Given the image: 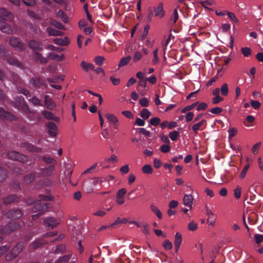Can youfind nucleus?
Masks as SVG:
<instances>
[{
  "instance_id": "18",
  "label": "nucleus",
  "mask_w": 263,
  "mask_h": 263,
  "mask_svg": "<svg viewBox=\"0 0 263 263\" xmlns=\"http://www.w3.org/2000/svg\"><path fill=\"white\" fill-rule=\"evenodd\" d=\"M32 57L35 61H39L42 64H46L48 61L47 58L44 57L43 55L39 52H34L32 54Z\"/></svg>"
},
{
  "instance_id": "6",
  "label": "nucleus",
  "mask_w": 263,
  "mask_h": 263,
  "mask_svg": "<svg viewBox=\"0 0 263 263\" xmlns=\"http://www.w3.org/2000/svg\"><path fill=\"white\" fill-rule=\"evenodd\" d=\"M23 215V211L18 208H13L9 210L6 213V217L11 220L20 219Z\"/></svg>"
},
{
  "instance_id": "21",
  "label": "nucleus",
  "mask_w": 263,
  "mask_h": 263,
  "mask_svg": "<svg viewBox=\"0 0 263 263\" xmlns=\"http://www.w3.org/2000/svg\"><path fill=\"white\" fill-rule=\"evenodd\" d=\"M44 102L45 105L50 110L53 109L55 106L54 103L52 101L50 97L48 95L45 96Z\"/></svg>"
},
{
  "instance_id": "23",
  "label": "nucleus",
  "mask_w": 263,
  "mask_h": 263,
  "mask_svg": "<svg viewBox=\"0 0 263 263\" xmlns=\"http://www.w3.org/2000/svg\"><path fill=\"white\" fill-rule=\"evenodd\" d=\"M183 200L184 204L185 206L192 208L193 201V198L191 194H185L184 196Z\"/></svg>"
},
{
  "instance_id": "34",
  "label": "nucleus",
  "mask_w": 263,
  "mask_h": 263,
  "mask_svg": "<svg viewBox=\"0 0 263 263\" xmlns=\"http://www.w3.org/2000/svg\"><path fill=\"white\" fill-rule=\"evenodd\" d=\"M71 257V255H65L60 257L55 262V263H66L68 262L70 258Z\"/></svg>"
},
{
  "instance_id": "7",
  "label": "nucleus",
  "mask_w": 263,
  "mask_h": 263,
  "mask_svg": "<svg viewBox=\"0 0 263 263\" xmlns=\"http://www.w3.org/2000/svg\"><path fill=\"white\" fill-rule=\"evenodd\" d=\"M0 119L2 120L13 121L16 120L17 118L11 113L5 110L3 108L0 107Z\"/></svg>"
},
{
  "instance_id": "54",
  "label": "nucleus",
  "mask_w": 263,
  "mask_h": 263,
  "mask_svg": "<svg viewBox=\"0 0 263 263\" xmlns=\"http://www.w3.org/2000/svg\"><path fill=\"white\" fill-rule=\"evenodd\" d=\"M160 122V119L158 117L152 118L149 120L150 124L154 126H157Z\"/></svg>"
},
{
  "instance_id": "1",
  "label": "nucleus",
  "mask_w": 263,
  "mask_h": 263,
  "mask_svg": "<svg viewBox=\"0 0 263 263\" xmlns=\"http://www.w3.org/2000/svg\"><path fill=\"white\" fill-rule=\"evenodd\" d=\"M53 197L49 195H40L38 197V200L34 202L33 206L32 207L33 212H39L43 214L48 208V203H42V201H51Z\"/></svg>"
},
{
  "instance_id": "2",
  "label": "nucleus",
  "mask_w": 263,
  "mask_h": 263,
  "mask_svg": "<svg viewBox=\"0 0 263 263\" xmlns=\"http://www.w3.org/2000/svg\"><path fill=\"white\" fill-rule=\"evenodd\" d=\"M20 228V224L18 222L13 221L8 223L5 226H0V233L2 234L10 233L18 230Z\"/></svg>"
},
{
  "instance_id": "40",
  "label": "nucleus",
  "mask_w": 263,
  "mask_h": 263,
  "mask_svg": "<svg viewBox=\"0 0 263 263\" xmlns=\"http://www.w3.org/2000/svg\"><path fill=\"white\" fill-rule=\"evenodd\" d=\"M142 171L144 174H151L153 173V170L151 165L145 164L142 167Z\"/></svg>"
},
{
  "instance_id": "59",
  "label": "nucleus",
  "mask_w": 263,
  "mask_h": 263,
  "mask_svg": "<svg viewBox=\"0 0 263 263\" xmlns=\"http://www.w3.org/2000/svg\"><path fill=\"white\" fill-rule=\"evenodd\" d=\"M198 228L197 224L194 221L190 222L188 224V229L190 231H194Z\"/></svg>"
},
{
  "instance_id": "61",
  "label": "nucleus",
  "mask_w": 263,
  "mask_h": 263,
  "mask_svg": "<svg viewBox=\"0 0 263 263\" xmlns=\"http://www.w3.org/2000/svg\"><path fill=\"white\" fill-rule=\"evenodd\" d=\"M223 109L220 107H216L211 109L209 111L214 114H219L222 111Z\"/></svg>"
},
{
  "instance_id": "22",
  "label": "nucleus",
  "mask_w": 263,
  "mask_h": 263,
  "mask_svg": "<svg viewBox=\"0 0 263 263\" xmlns=\"http://www.w3.org/2000/svg\"><path fill=\"white\" fill-rule=\"evenodd\" d=\"M155 15L156 16L162 17L164 15L162 3H159L157 7L154 9Z\"/></svg>"
},
{
  "instance_id": "44",
  "label": "nucleus",
  "mask_w": 263,
  "mask_h": 263,
  "mask_svg": "<svg viewBox=\"0 0 263 263\" xmlns=\"http://www.w3.org/2000/svg\"><path fill=\"white\" fill-rule=\"evenodd\" d=\"M220 91L222 95L226 96L229 92L228 85L227 83H224L222 85L220 88Z\"/></svg>"
},
{
  "instance_id": "48",
  "label": "nucleus",
  "mask_w": 263,
  "mask_h": 263,
  "mask_svg": "<svg viewBox=\"0 0 263 263\" xmlns=\"http://www.w3.org/2000/svg\"><path fill=\"white\" fill-rule=\"evenodd\" d=\"M7 177V171L0 165V182L3 181Z\"/></svg>"
},
{
  "instance_id": "26",
  "label": "nucleus",
  "mask_w": 263,
  "mask_h": 263,
  "mask_svg": "<svg viewBox=\"0 0 263 263\" xmlns=\"http://www.w3.org/2000/svg\"><path fill=\"white\" fill-rule=\"evenodd\" d=\"M25 101L24 98L22 96L16 97L14 101L13 105L15 108L20 109L22 105Z\"/></svg>"
},
{
  "instance_id": "62",
  "label": "nucleus",
  "mask_w": 263,
  "mask_h": 263,
  "mask_svg": "<svg viewBox=\"0 0 263 263\" xmlns=\"http://www.w3.org/2000/svg\"><path fill=\"white\" fill-rule=\"evenodd\" d=\"M163 247L165 249L170 250L172 249L173 246L172 243L168 240L166 239L164 241Z\"/></svg>"
},
{
  "instance_id": "30",
  "label": "nucleus",
  "mask_w": 263,
  "mask_h": 263,
  "mask_svg": "<svg viewBox=\"0 0 263 263\" xmlns=\"http://www.w3.org/2000/svg\"><path fill=\"white\" fill-rule=\"evenodd\" d=\"M47 58V60L49 59L52 60H56L58 61H61L63 60L64 55H59L55 53L51 52L48 54Z\"/></svg>"
},
{
  "instance_id": "43",
  "label": "nucleus",
  "mask_w": 263,
  "mask_h": 263,
  "mask_svg": "<svg viewBox=\"0 0 263 263\" xmlns=\"http://www.w3.org/2000/svg\"><path fill=\"white\" fill-rule=\"evenodd\" d=\"M151 114V112L147 109L143 108L140 112V116L143 119H147L149 117Z\"/></svg>"
},
{
  "instance_id": "31",
  "label": "nucleus",
  "mask_w": 263,
  "mask_h": 263,
  "mask_svg": "<svg viewBox=\"0 0 263 263\" xmlns=\"http://www.w3.org/2000/svg\"><path fill=\"white\" fill-rule=\"evenodd\" d=\"M47 31L50 35L52 36H61L63 34V32L50 27L47 28Z\"/></svg>"
},
{
  "instance_id": "51",
  "label": "nucleus",
  "mask_w": 263,
  "mask_h": 263,
  "mask_svg": "<svg viewBox=\"0 0 263 263\" xmlns=\"http://www.w3.org/2000/svg\"><path fill=\"white\" fill-rule=\"evenodd\" d=\"M28 101L31 102L35 106H41V101L36 97H33L31 99H28Z\"/></svg>"
},
{
  "instance_id": "16",
  "label": "nucleus",
  "mask_w": 263,
  "mask_h": 263,
  "mask_svg": "<svg viewBox=\"0 0 263 263\" xmlns=\"http://www.w3.org/2000/svg\"><path fill=\"white\" fill-rule=\"evenodd\" d=\"M207 125V122L205 120L202 119L200 122L194 124L192 127V129L194 133L197 134L198 131L203 129L206 127Z\"/></svg>"
},
{
  "instance_id": "35",
  "label": "nucleus",
  "mask_w": 263,
  "mask_h": 263,
  "mask_svg": "<svg viewBox=\"0 0 263 263\" xmlns=\"http://www.w3.org/2000/svg\"><path fill=\"white\" fill-rule=\"evenodd\" d=\"M20 109H22L25 114H33L34 112L33 110L30 109L26 101L23 103Z\"/></svg>"
},
{
  "instance_id": "20",
  "label": "nucleus",
  "mask_w": 263,
  "mask_h": 263,
  "mask_svg": "<svg viewBox=\"0 0 263 263\" xmlns=\"http://www.w3.org/2000/svg\"><path fill=\"white\" fill-rule=\"evenodd\" d=\"M54 170V166L53 165H50L48 167L41 168L40 171L43 176H49L52 174V172Z\"/></svg>"
},
{
  "instance_id": "38",
  "label": "nucleus",
  "mask_w": 263,
  "mask_h": 263,
  "mask_svg": "<svg viewBox=\"0 0 263 263\" xmlns=\"http://www.w3.org/2000/svg\"><path fill=\"white\" fill-rule=\"evenodd\" d=\"M66 252V246L64 244H61L57 246L55 253L63 254Z\"/></svg>"
},
{
  "instance_id": "41",
  "label": "nucleus",
  "mask_w": 263,
  "mask_h": 263,
  "mask_svg": "<svg viewBox=\"0 0 263 263\" xmlns=\"http://www.w3.org/2000/svg\"><path fill=\"white\" fill-rule=\"evenodd\" d=\"M241 51L243 56L245 57H248L252 53V50L250 48L248 47L241 48Z\"/></svg>"
},
{
  "instance_id": "36",
  "label": "nucleus",
  "mask_w": 263,
  "mask_h": 263,
  "mask_svg": "<svg viewBox=\"0 0 263 263\" xmlns=\"http://www.w3.org/2000/svg\"><path fill=\"white\" fill-rule=\"evenodd\" d=\"M57 16L58 17L60 18L63 22H68V18L63 10H59L57 13Z\"/></svg>"
},
{
  "instance_id": "63",
  "label": "nucleus",
  "mask_w": 263,
  "mask_h": 263,
  "mask_svg": "<svg viewBox=\"0 0 263 263\" xmlns=\"http://www.w3.org/2000/svg\"><path fill=\"white\" fill-rule=\"evenodd\" d=\"M126 193V190L125 188H122L117 192L116 197H124Z\"/></svg>"
},
{
  "instance_id": "47",
  "label": "nucleus",
  "mask_w": 263,
  "mask_h": 263,
  "mask_svg": "<svg viewBox=\"0 0 263 263\" xmlns=\"http://www.w3.org/2000/svg\"><path fill=\"white\" fill-rule=\"evenodd\" d=\"M105 61V58L102 56H97L95 58V62L96 64L99 66H101L103 65L104 62Z\"/></svg>"
},
{
  "instance_id": "15",
  "label": "nucleus",
  "mask_w": 263,
  "mask_h": 263,
  "mask_svg": "<svg viewBox=\"0 0 263 263\" xmlns=\"http://www.w3.org/2000/svg\"><path fill=\"white\" fill-rule=\"evenodd\" d=\"M7 62L8 64L13 66L18 67L21 69H25V66L23 64L13 57H8L7 58Z\"/></svg>"
},
{
  "instance_id": "56",
  "label": "nucleus",
  "mask_w": 263,
  "mask_h": 263,
  "mask_svg": "<svg viewBox=\"0 0 263 263\" xmlns=\"http://www.w3.org/2000/svg\"><path fill=\"white\" fill-rule=\"evenodd\" d=\"M255 120L254 117L252 115H249L246 117V122H244L243 124L246 126L249 127L250 125L248 124L247 122L248 123H251L254 122Z\"/></svg>"
},
{
  "instance_id": "29",
  "label": "nucleus",
  "mask_w": 263,
  "mask_h": 263,
  "mask_svg": "<svg viewBox=\"0 0 263 263\" xmlns=\"http://www.w3.org/2000/svg\"><path fill=\"white\" fill-rule=\"evenodd\" d=\"M30 82L35 87H40L41 86L45 85L43 80L40 78H32Z\"/></svg>"
},
{
  "instance_id": "32",
  "label": "nucleus",
  "mask_w": 263,
  "mask_h": 263,
  "mask_svg": "<svg viewBox=\"0 0 263 263\" xmlns=\"http://www.w3.org/2000/svg\"><path fill=\"white\" fill-rule=\"evenodd\" d=\"M35 174L34 173H31L27 174L24 177V181L26 183H30L33 182L35 179Z\"/></svg>"
},
{
  "instance_id": "4",
  "label": "nucleus",
  "mask_w": 263,
  "mask_h": 263,
  "mask_svg": "<svg viewBox=\"0 0 263 263\" xmlns=\"http://www.w3.org/2000/svg\"><path fill=\"white\" fill-rule=\"evenodd\" d=\"M9 45L20 51H23L26 49V44L22 42L19 37H11L9 41Z\"/></svg>"
},
{
  "instance_id": "52",
  "label": "nucleus",
  "mask_w": 263,
  "mask_h": 263,
  "mask_svg": "<svg viewBox=\"0 0 263 263\" xmlns=\"http://www.w3.org/2000/svg\"><path fill=\"white\" fill-rule=\"evenodd\" d=\"M10 248V246L8 245L1 246L0 247V257L7 252Z\"/></svg>"
},
{
  "instance_id": "5",
  "label": "nucleus",
  "mask_w": 263,
  "mask_h": 263,
  "mask_svg": "<svg viewBox=\"0 0 263 263\" xmlns=\"http://www.w3.org/2000/svg\"><path fill=\"white\" fill-rule=\"evenodd\" d=\"M7 156L10 159L17 161L23 163H25L28 161L27 156L16 151L9 152L7 153Z\"/></svg>"
},
{
  "instance_id": "57",
  "label": "nucleus",
  "mask_w": 263,
  "mask_h": 263,
  "mask_svg": "<svg viewBox=\"0 0 263 263\" xmlns=\"http://www.w3.org/2000/svg\"><path fill=\"white\" fill-rule=\"evenodd\" d=\"M249 164H246L245 167H243V170H242V171L241 172L240 174V179H243L245 178L246 175V173L249 168Z\"/></svg>"
},
{
  "instance_id": "50",
  "label": "nucleus",
  "mask_w": 263,
  "mask_h": 263,
  "mask_svg": "<svg viewBox=\"0 0 263 263\" xmlns=\"http://www.w3.org/2000/svg\"><path fill=\"white\" fill-rule=\"evenodd\" d=\"M51 24L54 27H55L56 28L60 29H64V25L61 24V23L55 21V20H52L51 21Z\"/></svg>"
},
{
  "instance_id": "14",
  "label": "nucleus",
  "mask_w": 263,
  "mask_h": 263,
  "mask_svg": "<svg viewBox=\"0 0 263 263\" xmlns=\"http://www.w3.org/2000/svg\"><path fill=\"white\" fill-rule=\"evenodd\" d=\"M2 200L4 204L8 205L12 203L18 202L20 198L15 194H11L3 198Z\"/></svg>"
},
{
  "instance_id": "11",
  "label": "nucleus",
  "mask_w": 263,
  "mask_h": 263,
  "mask_svg": "<svg viewBox=\"0 0 263 263\" xmlns=\"http://www.w3.org/2000/svg\"><path fill=\"white\" fill-rule=\"evenodd\" d=\"M44 223L46 227L51 229L55 228L59 224V222L58 221L57 219L53 217H49L46 218L44 220Z\"/></svg>"
},
{
  "instance_id": "24",
  "label": "nucleus",
  "mask_w": 263,
  "mask_h": 263,
  "mask_svg": "<svg viewBox=\"0 0 263 263\" xmlns=\"http://www.w3.org/2000/svg\"><path fill=\"white\" fill-rule=\"evenodd\" d=\"M81 66L85 72H87L89 70H95V67L92 63H87L84 61L81 62Z\"/></svg>"
},
{
  "instance_id": "60",
  "label": "nucleus",
  "mask_w": 263,
  "mask_h": 263,
  "mask_svg": "<svg viewBox=\"0 0 263 263\" xmlns=\"http://www.w3.org/2000/svg\"><path fill=\"white\" fill-rule=\"evenodd\" d=\"M241 189V187L238 185L237 187L234 190V196L237 199L240 197Z\"/></svg>"
},
{
  "instance_id": "58",
  "label": "nucleus",
  "mask_w": 263,
  "mask_h": 263,
  "mask_svg": "<svg viewBox=\"0 0 263 263\" xmlns=\"http://www.w3.org/2000/svg\"><path fill=\"white\" fill-rule=\"evenodd\" d=\"M199 3L201 6H204V4L208 6H213L216 4V2L214 0H206L204 1H200Z\"/></svg>"
},
{
  "instance_id": "53",
  "label": "nucleus",
  "mask_w": 263,
  "mask_h": 263,
  "mask_svg": "<svg viewBox=\"0 0 263 263\" xmlns=\"http://www.w3.org/2000/svg\"><path fill=\"white\" fill-rule=\"evenodd\" d=\"M158 49H156L153 51V53L154 58L152 60V62L154 65H156L158 64L159 62V58L158 57Z\"/></svg>"
},
{
  "instance_id": "39",
  "label": "nucleus",
  "mask_w": 263,
  "mask_h": 263,
  "mask_svg": "<svg viewBox=\"0 0 263 263\" xmlns=\"http://www.w3.org/2000/svg\"><path fill=\"white\" fill-rule=\"evenodd\" d=\"M45 243H46L45 240H44L43 239H39L33 242L32 243V248L35 249L41 247Z\"/></svg>"
},
{
  "instance_id": "55",
  "label": "nucleus",
  "mask_w": 263,
  "mask_h": 263,
  "mask_svg": "<svg viewBox=\"0 0 263 263\" xmlns=\"http://www.w3.org/2000/svg\"><path fill=\"white\" fill-rule=\"evenodd\" d=\"M250 105L252 107H253L255 109H257L260 107V103L259 101L251 100L250 101Z\"/></svg>"
},
{
  "instance_id": "12",
  "label": "nucleus",
  "mask_w": 263,
  "mask_h": 263,
  "mask_svg": "<svg viewBox=\"0 0 263 263\" xmlns=\"http://www.w3.org/2000/svg\"><path fill=\"white\" fill-rule=\"evenodd\" d=\"M21 147L30 152H35L40 153L42 152V148L35 146L34 145L28 143L27 142H24L21 144Z\"/></svg>"
},
{
  "instance_id": "42",
  "label": "nucleus",
  "mask_w": 263,
  "mask_h": 263,
  "mask_svg": "<svg viewBox=\"0 0 263 263\" xmlns=\"http://www.w3.org/2000/svg\"><path fill=\"white\" fill-rule=\"evenodd\" d=\"M198 104V102H195L193 103L192 104L190 105L186 106L185 107H184L181 111L182 113H185V112L187 111L191 110L193 108H194Z\"/></svg>"
},
{
  "instance_id": "10",
  "label": "nucleus",
  "mask_w": 263,
  "mask_h": 263,
  "mask_svg": "<svg viewBox=\"0 0 263 263\" xmlns=\"http://www.w3.org/2000/svg\"><path fill=\"white\" fill-rule=\"evenodd\" d=\"M105 117L109 122L110 125L112 126L115 129L118 128L119 125V120L114 115L112 114H107Z\"/></svg>"
},
{
  "instance_id": "25",
  "label": "nucleus",
  "mask_w": 263,
  "mask_h": 263,
  "mask_svg": "<svg viewBox=\"0 0 263 263\" xmlns=\"http://www.w3.org/2000/svg\"><path fill=\"white\" fill-rule=\"evenodd\" d=\"M54 43L55 44L59 45L60 46H66L69 44L68 39L67 37L64 38H56L53 40Z\"/></svg>"
},
{
  "instance_id": "64",
  "label": "nucleus",
  "mask_w": 263,
  "mask_h": 263,
  "mask_svg": "<svg viewBox=\"0 0 263 263\" xmlns=\"http://www.w3.org/2000/svg\"><path fill=\"white\" fill-rule=\"evenodd\" d=\"M143 229L142 232L145 235L149 234V226L147 223H144L142 225Z\"/></svg>"
},
{
  "instance_id": "17",
  "label": "nucleus",
  "mask_w": 263,
  "mask_h": 263,
  "mask_svg": "<svg viewBox=\"0 0 263 263\" xmlns=\"http://www.w3.org/2000/svg\"><path fill=\"white\" fill-rule=\"evenodd\" d=\"M0 30L2 32L7 33L11 34L13 33V30L9 25L0 20Z\"/></svg>"
},
{
  "instance_id": "19",
  "label": "nucleus",
  "mask_w": 263,
  "mask_h": 263,
  "mask_svg": "<svg viewBox=\"0 0 263 263\" xmlns=\"http://www.w3.org/2000/svg\"><path fill=\"white\" fill-rule=\"evenodd\" d=\"M47 127L48 129L49 134L51 136L55 137L56 132L58 130L56 124L53 122H49L47 123Z\"/></svg>"
},
{
  "instance_id": "37",
  "label": "nucleus",
  "mask_w": 263,
  "mask_h": 263,
  "mask_svg": "<svg viewBox=\"0 0 263 263\" xmlns=\"http://www.w3.org/2000/svg\"><path fill=\"white\" fill-rule=\"evenodd\" d=\"M131 59L132 57L129 55L122 58L119 63L118 67L120 68L122 66L126 65L128 64Z\"/></svg>"
},
{
  "instance_id": "3",
  "label": "nucleus",
  "mask_w": 263,
  "mask_h": 263,
  "mask_svg": "<svg viewBox=\"0 0 263 263\" xmlns=\"http://www.w3.org/2000/svg\"><path fill=\"white\" fill-rule=\"evenodd\" d=\"M24 248V244L23 242L17 243L14 247L10 252L6 255V259L8 260H11L16 257L18 254L23 251Z\"/></svg>"
},
{
  "instance_id": "33",
  "label": "nucleus",
  "mask_w": 263,
  "mask_h": 263,
  "mask_svg": "<svg viewBox=\"0 0 263 263\" xmlns=\"http://www.w3.org/2000/svg\"><path fill=\"white\" fill-rule=\"evenodd\" d=\"M42 160L47 164L53 165L54 166L57 163L54 159L49 157L43 156Z\"/></svg>"
},
{
  "instance_id": "46",
  "label": "nucleus",
  "mask_w": 263,
  "mask_h": 263,
  "mask_svg": "<svg viewBox=\"0 0 263 263\" xmlns=\"http://www.w3.org/2000/svg\"><path fill=\"white\" fill-rule=\"evenodd\" d=\"M254 237L255 243H257L258 246H260V243L263 242V235L256 234L254 235Z\"/></svg>"
},
{
  "instance_id": "45",
  "label": "nucleus",
  "mask_w": 263,
  "mask_h": 263,
  "mask_svg": "<svg viewBox=\"0 0 263 263\" xmlns=\"http://www.w3.org/2000/svg\"><path fill=\"white\" fill-rule=\"evenodd\" d=\"M182 242V236L180 233L177 232L175 236L174 245L180 246Z\"/></svg>"
},
{
  "instance_id": "13",
  "label": "nucleus",
  "mask_w": 263,
  "mask_h": 263,
  "mask_svg": "<svg viewBox=\"0 0 263 263\" xmlns=\"http://www.w3.org/2000/svg\"><path fill=\"white\" fill-rule=\"evenodd\" d=\"M205 213L208 216V223L209 225L213 226L216 221V215L213 213L208 205H205Z\"/></svg>"
},
{
  "instance_id": "27",
  "label": "nucleus",
  "mask_w": 263,
  "mask_h": 263,
  "mask_svg": "<svg viewBox=\"0 0 263 263\" xmlns=\"http://www.w3.org/2000/svg\"><path fill=\"white\" fill-rule=\"evenodd\" d=\"M42 115L47 119L53 120L57 122L59 121V118L54 116L53 114L51 112L48 111H43Z\"/></svg>"
},
{
  "instance_id": "28",
  "label": "nucleus",
  "mask_w": 263,
  "mask_h": 263,
  "mask_svg": "<svg viewBox=\"0 0 263 263\" xmlns=\"http://www.w3.org/2000/svg\"><path fill=\"white\" fill-rule=\"evenodd\" d=\"M151 211L157 216V217L161 219L162 218V214L159 208L155 205L152 204L150 206Z\"/></svg>"
},
{
  "instance_id": "8",
  "label": "nucleus",
  "mask_w": 263,
  "mask_h": 263,
  "mask_svg": "<svg viewBox=\"0 0 263 263\" xmlns=\"http://www.w3.org/2000/svg\"><path fill=\"white\" fill-rule=\"evenodd\" d=\"M0 18L5 21L10 22L13 20V13L6 9L0 8Z\"/></svg>"
},
{
  "instance_id": "9",
  "label": "nucleus",
  "mask_w": 263,
  "mask_h": 263,
  "mask_svg": "<svg viewBox=\"0 0 263 263\" xmlns=\"http://www.w3.org/2000/svg\"><path fill=\"white\" fill-rule=\"evenodd\" d=\"M28 46L31 50L33 51H42L43 50V44L41 42L31 40L28 42Z\"/></svg>"
},
{
  "instance_id": "49",
  "label": "nucleus",
  "mask_w": 263,
  "mask_h": 263,
  "mask_svg": "<svg viewBox=\"0 0 263 263\" xmlns=\"http://www.w3.org/2000/svg\"><path fill=\"white\" fill-rule=\"evenodd\" d=\"M170 139L175 141L178 138V137L179 136V133L176 130H174L172 132H171L169 134Z\"/></svg>"
}]
</instances>
